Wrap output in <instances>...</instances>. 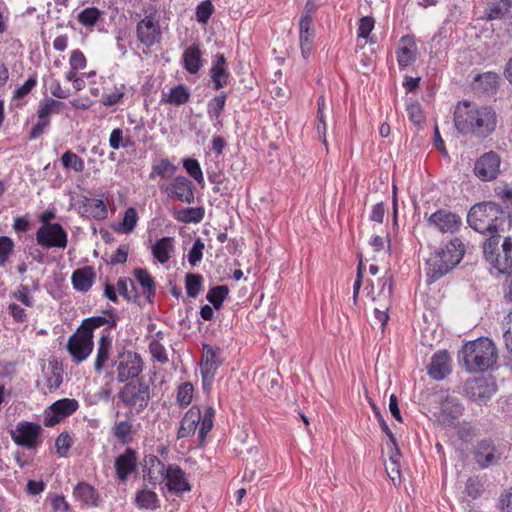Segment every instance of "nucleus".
<instances>
[{"mask_svg": "<svg viewBox=\"0 0 512 512\" xmlns=\"http://www.w3.org/2000/svg\"><path fill=\"white\" fill-rule=\"evenodd\" d=\"M149 352L151 353L154 360L161 364H165L168 362V356L166 353L165 347L159 342V340L154 339L149 343Z\"/></svg>", "mask_w": 512, "mask_h": 512, "instance_id": "052dcab7", "label": "nucleus"}, {"mask_svg": "<svg viewBox=\"0 0 512 512\" xmlns=\"http://www.w3.org/2000/svg\"><path fill=\"white\" fill-rule=\"evenodd\" d=\"M173 248V238L163 237L152 247L153 256L160 262L166 263L170 258V251Z\"/></svg>", "mask_w": 512, "mask_h": 512, "instance_id": "ea45409f", "label": "nucleus"}, {"mask_svg": "<svg viewBox=\"0 0 512 512\" xmlns=\"http://www.w3.org/2000/svg\"><path fill=\"white\" fill-rule=\"evenodd\" d=\"M201 422V410L198 406H192L181 420L180 427L177 432L178 438H186L194 435L197 426Z\"/></svg>", "mask_w": 512, "mask_h": 512, "instance_id": "a878e982", "label": "nucleus"}, {"mask_svg": "<svg viewBox=\"0 0 512 512\" xmlns=\"http://www.w3.org/2000/svg\"><path fill=\"white\" fill-rule=\"evenodd\" d=\"M393 291V281L391 275H384L379 278L377 281V285L371 283V297L373 301L384 300L389 302Z\"/></svg>", "mask_w": 512, "mask_h": 512, "instance_id": "c756f323", "label": "nucleus"}, {"mask_svg": "<svg viewBox=\"0 0 512 512\" xmlns=\"http://www.w3.org/2000/svg\"><path fill=\"white\" fill-rule=\"evenodd\" d=\"M95 278L94 268L92 266H85L76 269L72 274L71 280L75 290L87 292L92 287Z\"/></svg>", "mask_w": 512, "mask_h": 512, "instance_id": "cd10ccee", "label": "nucleus"}, {"mask_svg": "<svg viewBox=\"0 0 512 512\" xmlns=\"http://www.w3.org/2000/svg\"><path fill=\"white\" fill-rule=\"evenodd\" d=\"M474 459L480 468L485 469L497 464L501 459V453L491 440H481L474 448Z\"/></svg>", "mask_w": 512, "mask_h": 512, "instance_id": "f3484780", "label": "nucleus"}, {"mask_svg": "<svg viewBox=\"0 0 512 512\" xmlns=\"http://www.w3.org/2000/svg\"><path fill=\"white\" fill-rule=\"evenodd\" d=\"M500 162L499 155L493 151L483 154L475 163V175L483 181L495 179L499 173Z\"/></svg>", "mask_w": 512, "mask_h": 512, "instance_id": "2eb2a0df", "label": "nucleus"}, {"mask_svg": "<svg viewBox=\"0 0 512 512\" xmlns=\"http://www.w3.org/2000/svg\"><path fill=\"white\" fill-rule=\"evenodd\" d=\"M177 170V167L167 158L161 159L152 165L150 178L160 177L162 179L171 178Z\"/></svg>", "mask_w": 512, "mask_h": 512, "instance_id": "a19ab883", "label": "nucleus"}, {"mask_svg": "<svg viewBox=\"0 0 512 512\" xmlns=\"http://www.w3.org/2000/svg\"><path fill=\"white\" fill-rule=\"evenodd\" d=\"M464 390L470 400L485 404L495 394L497 385L491 378L479 377L468 380Z\"/></svg>", "mask_w": 512, "mask_h": 512, "instance_id": "9d476101", "label": "nucleus"}, {"mask_svg": "<svg viewBox=\"0 0 512 512\" xmlns=\"http://www.w3.org/2000/svg\"><path fill=\"white\" fill-rule=\"evenodd\" d=\"M220 352V348H213L208 344L203 345V356L200 368L204 389H208L212 384L215 374L222 364L219 358Z\"/></svg>", "mask_w": 512, "mask_h": 512, "instance_id": "f8f14e48", "label": "nucleus"}, {"mask_svg": "<svg viewBox=\"0 0 512 512\" xmlns=\"http://www.w3.org/2000/svg\"><path fill=\"white\" fill-rule=\"evenodd\" d=\"M117 380L126 382L135 379L143 371V360L137 352L124 350L118 354Z\"/></svg>", "mask_w": 512, "mask_h": 512, "instance_id": "1a4fd4ad", "label": "nucleus"}, {"mask_svg": "<svg viewBox=\"0 0 512 512\" xmlns=\"http://www.w3.org/2000/svg\"><path fill=\"white\" fill-rule=\"evenodd\" d=\"M450 356L446 350L436 352L428 368V374L434 380H442L450 373Z\"/></svg>", "mask_w": 512, "mask_h": 512, "instance_id": "b1692460", "label": "nucleus"}, {"mask_svg": "<svg viewBox=\"0 0 512 512\" xmlns=\"http://www.w3.org/2000/svg\"><path fill=\"white\" fill-rule=\"evenodd\" d=\"M64 103L54 98H47L39 103L38 118L50 121L52 114H58L62 111Z\"/></svg>", "mask_w": 512, "mask_h": 512, "instance_id": "e433bc0d", "label": "nucleus"}, {"mask_svg": "<svg viewBox=\"0 0 512 512\" xmlns=\"http://www.w3.org/2000/svg\"><path fill=\"white\" fill-rule=\"evenodd\" d=\"M314 35L313 19L311 15L303 14L299 22V41L304 59H307L312 52Z\"/></svg>", "mask_w": 512, "mask_h": 512, "instance_id": "4be33fe9", "label": "nucleus"}, {"mask_svg": "<svg viewBox=\"0 0 512 512\" xmlns=\"http://www.w3.org/2000/svg\"><path fill=\"white\" fill-rule=\"evenodd\" d=\"M138 213L134 207H129L124 212L122 222L119 224V231L125 234L131 233L138 222Z\"/></svg>", "mask_w": 512, "mask_h": 512, "instance_id": "8fccbe9b", "label": "nucleus"}, {"mask_svg": "<svg viewBox=\"0 0 512 512\" xmlns=\"http://www.w3.org/2000/svg\"><path fill=\"white\" fill-rule=\"evenodd\" d=\"M126 87L124 84H120L119 86H115L114 90L111 93L104 94L102 96V104L104 106H114L118 104L125 95Z\"/></svg>", "mask_w": 512, "mask_h": 512, "instance_id": "4d7b16f0", "label": "nucleus"}, {"mask_svg": "<svg viewBox=\"0 0 512 512\" xmlns=\"http://www.w3.org/2000/svg\"><path fill=\"white\" fill-rule=\"evenodd\" d=\"M204 213L203 207L183 208L175 213V218L182 223H199Z\"/></svg>", "mask_w": 512, "mask_h": 512, "instance_id": "79ce46f5", "label": "nucleus"}, {"mask_svg": "<svg viewBox=\"0 0 512 512\" xmlns=\"http://www.w3.org/2000/svg\"><path fill=\"white\" fill-rule=\"evenodd\" d=\"M72 445V440L70 435L67 432H62L58 435L55 441V447L57 450V453L60 456H66L68 450L70 449Z\"/></svg>", "mask_w": 512, "mask_h": 512, "instance_id": "774afa93", "label": "nucleus"}, {"mask_svg": "<svg viewBox=\"0 0 512 512\" xmlns=\"http://www.w3.org/2000/svg\"><path fill=\"white\" fill-rule=\"evenodd\" d=\"M214 415H215V411H214L213 407L208 406L205 409L203 419L201 418V426H200L199 435H198L200 442H204L206 435L211 431V429L213 427Z\"/></svg>", "mask_w": 512, "mask_h": 512, "instance_id": "864d4df0", "label": "nucleus"}, {"mask_svg": "<svg viewBox=\"0 0 512 512\" xmlns=\"http://www.w3.org/2000/svg\"><path fill=\"white\" fill-rule=\"evenodd\" d=\"M141 464L144 480L153 487L164 481L167 467L156 455H145Z\"/></svg>", "mask_w": 512, "mask_h": 512, "instance_id": "dca6fc26", "label": "nucleus"}, {"mask_svg": "<svg viewBox=\"0 0 512 512\" xmlns=\"http://www.w3.org/2000/svg\"><path fill=\"white\" fill-rule=\"evenodd\" d=\"M133 275L142 287L146 299L152 302L156 294V284L150 273L144 268H135Z\"/></svg>", "mask_w": 512, "mask_h": 512, "instance_id": "2f4dec72", "label": "nucleus"}, {"mask_svg": "<svg viewBox=\"0 0 512 512\" xmlns=\"http://www.w3.org/2000/svg\"><path fill=\"white\" fill-rule=\"evenodd\" d=\"M375 21L371 16H365L360 18L358 28H357V36L359 38L367 39L371 31L374 29Z\"/></svg>", "mask_w": 512, "mask_h": 512, "instance_id": "69168bd1", "label": "nucleus"}, {"mask_svg": "<svg viewBox=\"0 0 512 512\" xmlns=\"http://www.w3.org/2000/svg\"><path fill=\"white\" fill-rule=\"evenodd\" d=\"M114 466L118 479L126 481L137 469V452L132 448H126L122 454L116 457Z\"/></svg>", "mask_w": 512, "mask_h": 512, "instance_id": "aec40b11", "label": "nucleus"}, {"mask_svg": "<svg viewBox=\"0 0 512 512\" xmlns=\"http://www.w3.org/2000/svg\"><path fill=\"white\" fill-rule=\"evenodd\" d=\"M102 13L96 7H87L78 14V21L85 27L94 26L100 19Z\"/></svg>", "mask_w": 512, "mask_h": 512, "instance_id": "3c124183", "label": "nucleus"}, {"mask_svg": "<svg viewBox=\"0 0 512 512\" xmlns=\"http://www.w3.org/2000/svg\"><path fill=\"white\" fill-rule=\"evenodd\" d=\"M116 289L119 294L128 302L138 303L140 295L134 282L128 277H120L116 283Z\"/></svg>", "mask_w": 512, "mask_h": 512, "instance_id": "72a5a7b5", "label": "nucleus"}, {"mask_svg": "<svg viewBox=\"0 0 512 512\" xmlns=\"http://www.w3.org/2000/svg\"><path fill=\"white\" fill-rule=\"evenodd\" d=\"M62 166L67 170H73L75 172L81 173L85 169L84 160L78 156L76 153L67 150L61 156Z\"/></svg>", "mask_w": 512, "mask_h": 512, "instance_id": "a18cd8bd", "label": "nucleus"}, {"mask_svg": "<svg viewBox=\"0 0 512 512\" xmlns=\"http://www.w3.org/2000/svg\"><path fill=\"white\" fill-rule=\"evenodd\" d=\"M74 496L91 506H98V494L93 486L87 483H79L74 489Z\"/></svg>", "mask_w": 512, "mask_h": 512, "instance_id": "58836bf2", "label": "nucleus"}, {"mask_svg": "<svg viewBox=\"0 0 512 512\" xmlns=\"http://www.w3.org/2000/svg\"><path fill=\"white\" fill-rule=\"evenodd\" d=\"M500 202L483 201L471 207L467 215V222L471 228L479 233H496L497 221L503 215L512 214V194H498Z\"/></svg>", "mask_w": 512, "mask_h": 512, "instance_id": "f03ea898", "label": "nucleus"}, {"mask_svg": "<svg viewBox=\"0 0 512 512\" xmlns=\"http://www.w3.org/2000/svg\"><path fill=\"white\" fill-rule=\"evenodd\" d=\"M94 346L90 343L78 339L75 335H71L67 342V350L75 363H81L88 358L93 351Z\"/></svg>", "mask_w": 512, "mask_h": 512, "instance_id": "bb28decb", "label": "nucleus"}, {"mask_svg": "<svg viewBox=\"0 0 512 512\" xmlns=\"http://www.w3.org/2000/svg\"><path fill=\"white\" fill-rule=\"evenodd\" d=\"M37 243L44 248L67 246V233L59 223L42 225L36 232Z\"/></svg>", "mask_w": 512, "mask_h": 512, "instance_id": "9b49d317", "label": "nucleus"}, {"mask_svg": "<svg viewBox=\"0 0 512 512\" xmlns=\"http://www.w3.org/2000/svg\"><path fill=\"white\" fill-rule=\"evenodd\" d=\"M164 480H166V486L170 492L180 494L191 490L185 472L178 465L167 466Z\"/></svg>", "mask_w": 512, "mask_h": 512, "instance_id": "412c9836", "label": "nucleus"}, {"mask_svg": "<svg viewBox=\"0 0 512 512\" xmlns=\"http://www.w3.org/2000/svg\"><path fill=\"white\" fill-rule=\"evenodd\" d=\"M500 76L496 72L488 71L477 74L472 81V89L478 95L492 96L499 89Z\"/></svg>", "mask_w": 512, "mask_h": 512, "instance_id": "6ab92c4d", "label": "nucleus"}, {"mask_svg": "<svg viewBox=\"0 0 512 512\" xmlns=\"http://www.w3.org/2000/svg\"><path fill=\"white\" fill-rule=\"evenodd\" d=\"M497 123L498 114L490 105H478L462 100L455 107L454 125L464 136L485 139L495 132Z\"/></svg>", "mask_w": 512, "mask_h": 512, "instance_id": "f257e3e1", "label": "nucleus"}, {"mask_svg": "<svg viewBox=\"0 0 512 512\" xmlns=\"http://www.w3.org/2000/svg\"><path fill=\"white\" fill-rule=\"evenodd\" d=\"M204 248L205 245L200 238L194 241L193 246L188 253V262L191 266H195L198 262L201 261Z\"/></svg>", "mask_w": 512, "mask_h": 512, "instance_id": "0e129e2a", "label": "nucleus"}, {"mask_svg": "<svg viewBox=\"0 0 512 512\" xmlns=\"http://www.w3.org/2000/svg\"><path fill=\"white\" fill-rule=\"evenodd\" d=\"M227 94L221 92L208 102L207 113L209 118L213 121V126L220 130L223 127L221 114L226 104Z\"/></svg>", "mask_w": 512, "mask_h": 512, "instance_id": "c85d7f7f", "label": "nucleus"}, {"mask_svg": "<svg viewBox=\"0 0 512 512\" xmlns=\"http://www.w3.org/2000/svg\"><path fill=\"white\" fill-rule=\"evenodd\" d=\"M465 245L453 238L444 247L435 250L426 261L427 283L430 285L452 271L463 259Z\"/></svg>", "mask_w": 512, "mask_h": 512, "instance_id": "20e7f679", "label": "nucleus"}, {"mask_svg": "<svg viewBox=\"0 0 512 512\" xmlns=\"http://www.w3.org/2000/svg\"><path fill=\"white\" fill-rule=\"evenodd\" d=\"M428 224L441 233H454L461 225V218L452 212L438 210L429 217Z\"/></svg>", "mask_w": 512, "mask_h": 512, "instance_id": "a211bd4d", "label": "nucleus"}, {"mask_svg": "<svg viewBox=\"0 0 512 512\" xmlns=\"http://www.w3.org/2000/svg\"><path fill=\"white\" fill-rule=\"evenodd\" d=\"M14 242L8 236H0V267L8 262L14 251Z\"/></svg>", "mask_w": 512, "mask_h": 512, "instance_id": "5fc2aeb1", "label": "nucleus"}, {"mask_svg": "<svg viewBox=\"0 0 512 512\" xmlns=\"http://www.w3.org/2000/svg\"><path fill=\"white\" fill-rule=\"evenodd\" d=\"M193 385L189 382L183 383L179 386L177 392V401L181 406H187L191 403L193 398Z\"/></svg>", "mask_w": 512, "mask_h": 512, "instance_id": "680f3d73", "label": "nucleus"}, {"mask_svg": "<svg viewBox=\"0 0 512 512\" xmlns=\"http://www.w3.org/2000/svg\"><path fill=\"white\" fill-rule=\"evenodd\" d=\"M168 192H192V182L185 176H176L168 188Z\"/></svg>", "mask_w": 512, "mask_h": 512, "instance_id": "e2e57ef3", "label": "nucleus"}, {"mask_svg": "<svg viewBox=\"0 0 512 512\" xmlns=\"http://www.w3.org/2000/svg\"><path fill=\"white\" fill-rule=\"evenodd\" d=\"M49 366L51 367V372L46 377V383H47V387H48L49 391L51 392L60 387V385L62 384L63 378H62L60 371H58L56 362H50Z\"/></svg>", "mask_w": 512, "mask_h": 512, "instance_id": "bf43d9fd", "label": "nucleus"}, {"mask_svg": "<svg viewBox=\"0 0 512 512\" xmlns=\"http://www.w3.org/2000/svg\"><path fill=\"white\" fill-rule=\"evenodd\" d=\"M112 434L119 443L123 445L130 444L134 435L133 424L129 420L115 422Z\"/></svg>", "mask_w": 512, "mask_h": 512, "instance_id": "f704fd0d", "label": "nucleus"}, {"mask_svg": "<svg viewBox=\"0 0 512 512\" xmlns=\"http://www.w3.org/2000/svg\"><path fill=\"white\" fill-rule=\"evenodd\" d=\"M210 77L215 90H219L227 85L230 72L224 54H217L214 57L210 68Z\"/></svg>", "mask_w": 512, "mask_h": 512, "instance_id": "5701e85b", "label": "nucleus"}, {"mask_svg": "<svg viewBox=\"0 0 512 512\" xmlns=\"http://www.w3.org/2000/svg\"><path fill=\"white\" fill-rule=\"evenodd\" d=\"M130 251L129 244H121L116 249V251L111 255L109 264L111 265H117V264H124L127 262L128 259V253Z\"/></svg>", "mask_w": 512, "mask_h": 512, "instance_id": "338daca9", "label": "nucleus"}, {"mask_svg": "<svg viewBox=\"0 0 512 512\" xmlns=\"http://www.w3.org/2000/svg\"><path fill=\"white\" fill-rule=\"evenodd\" d=\"M184 69L190 74H197L204 65L203 53L198 44L189 45L182 54Z\"/></svg>", "mask_w": 512, "mask_h": 512, "instance_id": "393cba45", "label": "nucleus"}, {"mask_svg": "<svg viewBox=\"0 0 512 512\" xmlns=\"http://www.w3.org/2000/svg\"><path fill=\"white\" fill-rule=\"evenodd\" d=\"M191 93L187 86L178 84L169 90V93L162 98V101L168 104L180 106L190 100Z\"/></svg>", "mask_w": 512, "mask_h": 512, "instance_id": "473e14b6", "label": "nucleus"}, {"mask_svg": "<svg viewBox=\"0 0 512 512\" xmlns=\"http://www.w3.org/2000/svg\"><path fill=\"white\" fill-rule=\"evenodd\" d=\"M499 235H492L483 244V254L487 262H489L498 272L502 274L512 273V238L506 237L499 251Z\"/></svg>", "mask_w": 512, "mask_h": 512, "instance_id": "423d86ee", "label": "nucleus"}, {"mask_svg": "<svg viewBox=\"0 0 512 512\" xmlns=\"http://www.w3.org/2000/svg\"><path fill=\"white\" fill-rule=\"evenodd\" d=\"M229 294V288L226 285H219L209 289L206 299L215 309H220L224 300Z\"/></svg>", "mask_w": 512, "mask_h": 512, "instance_id": "49530a36", "label": "nucleus"}, {"mask_svg": "<svg viewBox=\"0 0 512 512\" xmlns=\"http://www.w3.org/2000/svg\"><path fill=\"white\" fill-rule=\"evenodd\" d=\"M112 339L109 335L103 334L98 341L94 370L100 373L106 366L110 358Z\"/></svg>", "mask_w": 512, "mask_h": 512, "instance_id": "7c9ffc66", "label": "nucleus"}, {"mask_svg": "<svg viewBox=\"0 0 512 512\" xmlns=\"http://www.w3.org/2000/svg\"><path fill=\"white\" fill-rule=\"evenodd\" d=\"M140 16L135 29L136 39L140 45L151 49L160 44L163 38L161 12L155 5H146L142 8Z\"/></svg>", "mask_w": 512, "mask_h": 512, "instance_id": "39448f33", "label": "nucleus"}, {"mask_svg": "<svg viewBox=\"0 0 512 512\" xmlns=\"http://www.w3.org/2000/svg\"><path fill=\"white\" fill-rule=\"evenodd\" d=\"M183 167L187 171V173L199 184L204 182L203 172L200 166V163L197 159L194 158H186L183 159Z\"/></svg>", "mask_w": 512, "mask_h": 512, "instance_id": "603ef678", "label": "nucleus"}, {"mask_svg": "<svg viewBox=\"0 0 512 512\" xmlns=\"http://www.w3.org/2000/svg\"><path fill=\"white\" fill-rule=\"evenodd\" d=\"M78 406L77 400L64 398L54 402L50 407L53 413L58 414L64 419L73 414L78 409Z\"/></svg>", "mask_w": 512, "mask_h": 512, "instance_id": "37998d69", "label": "nucleus"}, {"mask_svg": "<svg viewBox=\"0 0 512 512\" xmlns=\"http://www.w3.org/2000/svg\"><path fill=\"white\" fill-rule=\"evenodd\" d=\"M185 288L188 297L196 298L203 288V276L201 274L187 273L185 275Z\"/></svg>", "mask_w": 512, "mask_h": 512, "instance_id": "de8ad7c7", "label": "nucleus"}, {"mask_svg": "<svg viewBox=\"0 0 512 512\" xmlns=\"http://www.w3.org/2000/svg\"><path fill=\"white\" fill-rule=\"evenodd\" d=\"M406 111L409 120L418 128H421L425 121V115L421 104L418 101H409L406 104Z\"/></svg>", "mask_w": 512, "mask_h": 512, "instance_id": "09e8293b", "label": "nucleus"}, {"mask_svg": "<svg viewBox=\"0 0 512 512\" xmlns=\"http://www.w3.org/2000/svg\"><path fill=\"white\" fill-rule=\"evenodd\" d=\"M497 348L489 338L480 337L465 343L458 352V361L470 373L491 369L497 361Z\"/></svg>", "mask_w": 512, "mask_h": 512, "instance_id": "7ed1b4c3", "label": "nucleus"}, {"mask_svg": "<svg viewBox=\"0 0 512 512\" xmlns=\"http://www.w3.org/2000/svg\"><path fill=\"white\" fill-rule=\"evenodd\" d=\"M464 407L458 398L446 395L440 403L437 420L442 426H452L462 415Z\"/></svg>", "mask_w": 512, "mask_h": 512, "instance_id": "ddd939ff", "label": "nucleus"}, {"mask_svg": "<svg viewBox=\"0 0 512 512\" xmlns=\"http://www.w3.org/2000/svg\"><path fill=\"white\" fill-rule=\"evenodd\" d=\"M395 54L398 66L401 70L414 64L419 55L414 37L410 35L402 36L398 42Z\"/></svg>", "mask_w": 512, "mask_h": 512, "instance_id": "4468645a", "label": "nucleus"}, {"mask_svg": "<svg viewBox=\"0 0 512 512\" xmlns=\"http://www.w3.org/2000/svg\"><path fill=\"white\" fill-rule=\"evenodd\" d=\"M106 313L110 314V318H106L104 316H94L86 318V323L90 324L93 330L105 324H108L109 328H115L117 326V320L115 318L113 310H107Z\"/></svg>", "mask_w": 512, "mask_h": 512, "instance_id": "6e6d98bb", "label": "nucleus"}, {"mask_svg": "<svg viewBox=\"0 0 512 512\" xmlns=\"http://www.w3.org/2000/svg\"><path fill=\"white\" fill-rule=\"evenodd\" d=\"M136 505L144 509H156L159 507L157 494L152 490H141L137 493L135 499Z\"/></svg>", "mask_w": 512, "mask_h": 512, "instance_id": "c03bdc74", "label": "nucleus"}, {"mask_svg": "<svg viewBox=\"0 0 512 512\" xmlns=\"http://www.w3.org/2000/svg\"><path fill=\"white\" fill-rule=\"evenodd\" d=\"M326 99L324 94H321L317 100V133L321 141L327 145L326 132H327V123H326Z\"/></svg>", "mask_w": 512, "mask_h": 512, "instance_id": "c9c22d12", "label": "nucleus"}, {"mask_svg": "<svg viewBox=\"0 0 512 512\" xmlns=\"http://www.w3.org/2000/svg\"><path fill=\"white\" fill-rule=\"evenodd\" d=\"M83 208L85 213L98 220L105 219L108 214L103 199L85 198Z\"/></svg>", "mask_w": 512, "mask_h": 512, "instance_id": "4c0bfd02", "label": "nucleus"}, {"mask_svg": "<svg viewBox=\"0 0 512 512\" xmlns=\"http://www.w3.org/2000/svg\"><path fill=\"white\" fill-rule=\"evenodd\" d=\"M9 434L16 445L28 450L36 449L42 443V427L37 422H18Z\"/></svg>", "mask_w": 512, "mask_h": 512, "instance_id": "6e6552de", "label": "nucleus"}, {"mask_svg": "<svg viewBox=\"0 0 512 512\" xmlns=\"http://www.w3.org/2000/svg\"><path fill=\"white\" fill-rule=\"evenodd\" d=\"M125 406L135 408L139 413L147 408L150 401V387L142 379L126 383L118 393Z\"/></svg>", "mask_w": 512, "mask_h": 512, "instance_id": "0eeeda50", "label": "nucleus"}, {"mask_svg": "<svg viewBox=\"0 0 512 512\" xmlns=\"http://www.w3.org/2000/svg\"><path fill=\"white\" fill-rule=\"evenodd\" d=\"M214 12V6L210 0H204L196 8V19L199 23L206 24Z\"/></svg>", "mask_w": 512, "mask_h": 512, "instance_id": "13d9d810", "label": "nucleus"}]
</instances>
